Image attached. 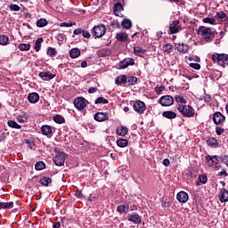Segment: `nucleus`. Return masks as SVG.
I'll use <instances>...</instances> for the list:
<instances>
[{
	"label": "nucleus",
	"mask_w": 228,
	"mask_h": 228,
	"mask_svg": "<svg viewBox=\"0 0 228 228\" xmlns=\"http://www.w3.org/2000/svg\"><path fill=\"white\" fill-rule=\"evenodd\" d=\"M198 35H200V37H202V38H204L208 42H211V40L215 38V35H217V33L215 28L200 27L198 30Z\"/></svg>",
	"instance_id": "f257e3e1"
},
{
	"label": "nucleus",
	"mask_w": 228,
	"mask_h": 228,
	"mask_svg": "<svg viewBox=\"0 0 228 228\" xmlns=\"http://www.w3.org/2000/svg\"><path fill=\"white\" fill-rule=\"evenodd\" d=\"M55 158L53 159V161L56 167H63L65 165V159H67V155L65 151L55 148Z\"/></svg>",
	"instance_id": "f03ea898"
},
{
	"label": "nucleus",
	"mask_w": 228,
	"mask_h": 228,
	"mask_svg": "<svg viewBox=\"0 0 228 228\" xmlns=\"http://www.w3.org/2000/svg\"><path fill=\"white\" fill-rule=\"evenodd\" d=\"M176 109L183 117L191 118L195 115V109L190 105L178 104Z\"/></svg>",
	"instance_id": "7ed1b4c3"
},
{
	"label": "nucleus",
	"mask_w": 228,
	"mask_h": 228,
	"mask_svg": "<svg viewBox=\"0 0 228 228\" xmlns=\"http://www.w3.org/2000/svg\"><path fill=\"white\" fill-rule=\"evenodd\" d=\"M212 60L215 63L219 64L221 67H225V65H228V55L227 54L214 53L212 55Z\"/></svg>",
	"instance_id": "20e7f679"
},
{
	"label": "nucleus",
	"mask_w": 228,
	"mask_h": 228,
	"mask_svg": "<svg viewBox=\"0 0 228 228\" xmlns=\"http://www.w3.org/2000/svg\"><path fill=\"white\" fill-rule=\"evenodd\" d=\"M91 33L94 38H102L106 35V27L104 25L96 26L92 28Z\"/></svg>",
	"instance_id": "39448f33"
},
{
	"label": "nucleus",
	"mask_w": 228,
	"mask_h": 228,
	"mask_svg": "<svg viewBox=\"0 0 228 228\" xmlns=\"http://www.w3.org/2000/svg\"><path fill=\"white\" fill-rule=\"evenodd\" d=\"M179 31H183L181 22L178 20H173L169 25V35H175V33H179Z\"/></svg>",
	"instance_id": "423d86ee"
},
{
	"label": "nucleus",
	"mask_w": 228,
	"mask_h": 228,
	"mask_svg": "<svg viewBox=\"0 0 228 228\" xmlns=\"http://www.w3.org/2000/svg\"><path fill=\"white\" fill-rule=\"evenodd\" d=\"M206 159L208 167H212V168H218V167H220L218 156H208Z\"/></svg>",
	"instance_id": "0eeeda50"
},
{
	"label": "nucleus",
	"mask_w": 228,
	"mask_h": 228,
	"mask_svg": "<svg viewBox=\"0 0 228 228\" xmlns=\"http://www.w3.org/2000/svg\"><path fill=\"white\" fill-rule=\"evenodd\" d=\"M131 65H134V59L133 58H125L123 61H120L118 64H117V69H127Z\"/></svg>",
	"instance_id": "6e6552de"
},
{
	"label": "nucleus",
	"mask_w": 228,
	"mask_h": 228,
	"mask_svg": "<svg viewBox=\"0 0 228 228\" xmlns=\"http://www.w3.org/2000/svg\"><path fill=\"white\" fill-rule=\"evenodd\" d=\"M134 111H136V113L142 115L145 113V110H147V107L145 106V102L138 100L134 103Z\"/></svg>",
	"instance_id": "1a4fd4ad"
},
{
	"label": "nucleus",
	"mask_w": 228,
	"mask_h": 228,
	"mask_svg": "<svg viewBox=\"0 0 228 228\" xmlns=\"http://www.w3.org/2000/svg\"><path fill=\"white\" fill-rule=\"evenodd\" d=\"M74 106L78 111H81L86 108V100L84 97H78L75 99Z\"/></svg>",
	"instance_id": "9d476101"
},
{
	"label": "nucleus",
	"mask_w": 228,
	"mask_h": 228,
	"mask_svg": "<svg viewBox=\"0 0 228 228\" xmlns=\"http://www.w3.org/2000/svg\"><path fill=\"white\" fill-rule=\"evenodd\" d=\"M159 102L161 106H172V104H174V97H172V95H164L160 97Z\"/></svg>",
	"instance_id": "9b49d317"
},
{
	"label": "nucleus",
	"mask_w": 228,
	"mask_h": 228,
	"mask_svg": "<svg viewBox=\"0 0 228 228\" xmlns=\"http://www.w3.org/2000/svg\"><path fill=\"white\" fill-rule=\"evenodd\" d=\"M39 77H41L43 81H49L50 79H54V77H56V75L51 73L50 71H41L39 72Z\"/></svg>",
	"instance_id": "f8f14e48"
},
{
	"label": "nucleus",
	"mask_w": 228,
	"mask_h": 228,
	"mask_svg": "<svg viewBox=\"0 0 228 228\" xmlns=\"http://www.w3.org/2000/svg\"><path fill=\"white\" fill-rule=\"evenodd\" d=\"M213 120L216 126H220V124L225 120V116L222 115L220 112H216L213 116Z\"/></svg>",
	"instance_id": "ddd939ff"
},
{
	"label": "nucleus",
	"mask_w": 228,
	"mask_h": 228,
	"mask_svg": "<svg viewBox=\"0 0 228 228\" xmlns=\"http://www.w3.org/2000/svg\"><path fill=\"white\" fill-rule=\"evenodd\" d=\"M176 199H177L178 202H182L183 204H185V202H188L189 196L186 191H182L177 193Z\"/></svg>",
	"instance_id": "4468645a"
},
{
	"label": "nucleus",
	"mask_w": 228,
	"mask_h": 228,
	"mask_svg": "<svg viewBox=\"0 0 228 228\" xmlns=\"http://www.w3.org/2000/svg\"><path fill=\"white\" fill-rule=\"evenodd\" d=\"M28 101L30 104H37L40 101V95L37 93H30L28 95Z\"/></svg>",
	"instance_id": "2eb2a0df"
},
{
	"label": "nucleus",
	"mask_w": 228,
	"mask_h": 228,
	"mask_svg": "<svg viewBox=\"0 0 228 228\" xmlns=\"http://www.w3.org/2000/svg\"><path fill=\"white\" fill-rule=\"evenodd\" d=\"M128 221L133 222V224H142V218L140 217V215L136 213L129 214Z\"/></svg>",
	"instance_id": "dca6fc26"
},
{
	"label": "nucleus",
	"mask_w": 228,
	"mask_h": 228,
	"mask_svg": "<svg viewBox=\"0 0 228 228\" xmlns=\"http://www.w3.org/2000/svg\"><path fill=\"white\" fill-rule=\"evenodd\" d=\"M220 202H228V191L225 188H222L219 192Z\"/></svg>",
	"instance_id": "f3484780"
},
{
	"label": "nucleus",
	"mask_w": 228,
	"mask_h": 228,
	"mask_svg": "<svg viewBox=\"0 0 228 228\" xmlns=\"http://www.w3.org/2000/svg\"><path fill=\"white\" fill-rule=\"evenodd\" d=\"M120 12H124V6L120 2H118L115 4V16L116 17H124V14H122Z\"/></svg>",
	"instance_id": "a211bd4d"
},
{
	"label": "nucleus",
	"mask_w": 228,
	"mask_h": 228,
	"mask_svg": "<svg viewBox=\"0 0 228 228\" xmlns=\"http://www.w3.org/2000/svg\"><path fill=\"white\" fill-rule=\"evenodd\" d=\"M41 133L45 136L51 137V134H53V128L51 126L45 125L41 127Z\"/></svg>",
	"instance_id": "6ab92c4d"
},
{
	"label": "nucleus",
	"mask_w": 228,
	"mask_h": 228,
	"mask_svg": "<svg viewBox=\"0 0 228 228\" xmlns=\"http://www.w3.org/2000/svg\"><path fill=\"white\" fill-rule=\"evenodd\" d=\"M108 119V114L103 112H97L94 114V120L97 122H104V120Z\"/></svg>",
	"instance_id": "aec40b11"
},
{
	"label": "nucleus",
	"mask_w": 228,
	"mask_h": 228,
	"mask_svg": "<svg viewBox=\"0 0 228 228\" xmlns=\"http://www.w3.org/2000/svg\"><path fill=\"white\" fill-rule=\"evenodd\" d=\"M145 53H147V50L140 47V46H135L134 47V54H135V56H145Z\"/></svg>",
	"instance_id": "412c9836"
},
{
	"label": "nucleus",
	"mask_w": 228,
	"mask_h": 228,
	"mask_svg": "<svg viewBox=\"0 0 228 228\" xmlns=\"http://www.w3.org/2000/svg\"><path fill=\"white\" fill-rule=\"evenodd\" d=\"M129 130L127 129V126H120L117 128L116 132L118 136H126L127 134V132Z\"/></svg>",
	"instance_id": "4be33fe9"
},
{
	"label": "nucleus",
	"mask_w": 228,
	"mask_h": 228,
	"mask_svg": "<svg viewBox=\"0 0 228 228\" xmlns=\"http://www.w3.org/2000/svg\"><path fill=\"white\" fill-rule=\"evenodd\" d=\"M69 56L73 60H76V58H79V56H81V51L78 48H73L69 51Z\"/></svg>",
	"instance_id": "5701e85b"
},
{
	"label": "nucleus",
	"mask_w": 228,
	"mask_h": 228,
	"mask_svg": "<svg viewBox=\"0 0 228 228\" xmlns=\"http://www.w3.org/2000/svg\"><path fill=\"white\" fill-rule=\"evenodd\" d=\"M162 117H165L166 118H169L170 120L176 118L177 114L172 110H167L162 113Z\"/></svg>",
	"instance_id": "b1692460"
},
{
	"label": "nucleus",
	"mask_w": 228,
	"mask_h": 228,
	"mask_svg": "<svg viewBox=\"0 0 228 228\" xmlns=\"http://www.w3.org/2000/svg\"><path fill=\"white\" fill-rule=\"evenodd\" d=\"M178 53H183V54H186L190 51V46L186 44L178 45L177 46Z\"/></svg>",
	"instance_id": "393cba45"
},
{
	"label": "nucleus",
	"mask_w": 228,
	"mask_h": 228,
	"mask_svg": "<svg viewBox=\"0 0 228 228\" xmlns=\"http://www.w3.org/2000/svg\"><path fill=\"white\" fill-rule=\"evenodd\" d=\"M118 42H127V33L120 32L116 36Z\"/></svg>",
	"instance_id": "a878e982"
},
{
	"label": "nucleus",
	"mask_w": 228,
	"mask_h": 228,
	"mask_svg": "<svg viewBox=\"0 0 228 228\" xmlns=\"http://www.w3.org/2000/svg\"><path fill=\"white\" fill-rule=\"evenodd\" d=\"M127 83V77L120 75L116 78V85H126Z\"/></svg>",
	"instance_id": "bb28decb"
},
{
	"label": "nucleus",
	"mask_w": 228,
	"mask_h": 228,
	"mask_svg": "<svg viewBox=\"0 0 228 228\" xmlns=\"http://www.w3.org/2000/svg\"><path fill=\"white\" fill-rule=\"evenodd\" d=\"M207 143L208 147H212L213 149H216V147H218V140H216L215 137L209 138L207 141Z\"/></svg>",
	"instance_id": "cd10ccee"
},
{
	"label": "nucleus",
	"mask_w": 228,
	"mask_h": 228,
	"mask_svg": "<svg viewBox=\"0 0 228 228\" xmlns=\"http://www.w3.org/2000/svg\"><path fill=\"white\" fill-rule=\"evenodd\" d=\"M175 102H177L178 104H188V100H186V98H184L183 95H175Z\"/></svg>",
	"instance_id": "c85d7f7f"
},
{
	"label": "nucleus",
	"mask_w": 228,
	"mask_h": 228,
	"mask_svg": "<svg viewBox=\"0 0 228 228\" xmlns=\"http://www.w3.org/2000/svg\"><path fill=\"white\" fill-rule=\"evenodd\" d=\"M208 183V176L204 175H200L199 176V181L196 182V186H200L201 184H206Z\"/></svg>",
	"instance_id": "c756f323"
},
{
	"label": "nucleus",
	"mask_w": 228,
	"mask_h": 228,
	"mask_svg": "<svg viewBox=\"0 0 228 228\" xmlns=\"http://www.w3.org/2000/svg\"><path fill=\"white\" fill-rule=\"evenodd\" d=\"M1 209H12L13 208V202H1L0 203Z\"/></svg>",
	"instance_id": "7c9ffc66"
},
{
	"label": "nucleus",
	"mask_w": 228,
	"mask_h": 228,
	"mask_svg": "<svg viewBox=\"0 0 228 228\" xmlns=\"http://www.w3.org/2000/svg\"><path fill=\"white\" fill-rule=\"evenodd\" d=\"M126 83L129 86H134V85H136V83H138V78L134 76L128 77L126 78Z\"/></svg>",
	"instance_id": "2f4dec72"
},
{
	"label": "nucleus",
	"mask_w": 228,
	"mask_h": 228,
	"mask_svg": "<svg viewBox=\"0 0 228 228\" xmlns=\"http://www.w3.org/2000/svg\"><path fill=\"white\" fill-rule=\"evenodd\" d=\"M118 147L124 149V147H127L128 142L127 139H119L116 141Z\"/></svg>",
	"instance_id": "473e14b6"
},
{
	"label": "nucleus",
	"mask_w": 228,
	"mask_h": 228,
	"mask_svg": "<svg viewBox=\"0 0 228 228\" xmlns=\"http://www.w3.org/2000/svg\"><path fill=\"white\" fill-rule=\"evenodd\" d=\"M121 26L125 29H129L131 26H133V23L131 22V20L129 19H124V20L121 22Z\"/></svg>",
	"instance_id": "72a5a7b5"
},
{
	"label": "nucleus",
	"mask_w": 228,
	"mask_h": 228,
	"mask_svg": "<svg viewBox=\"0 0 228 228\" xmlns=\"http://www.w3.org/2000/svg\"><path fill=\"white\" fill-rule=\"evenodd\" d=\"M118 213H127L129 211V206L127 205H120L117 207Z\"/></svg>",
	"instance_id": "f704fd0d"
},
{
	"label": "nucleus",
	"mask_w": 228,
	"mask_h": 228,
	"mask_svg": "<svg viewBox=\"0 0 228 228\" xmlns=\"http://www.w3.org/2000/svg\"><path fill=\"white\" fill-rule=\"evenodd\" d=\"M10 38L5 35H0V45H8Z\"/></svg>",
	"instance_id": "c9c22d12"
},
{
	"label": "nucleus",
	"mask_w": 228,
	"mask_h": 228,
	"mask_svg": "<svg viewBox=\"0 0 228 228\" xmlns=\"http://www.w3.org/2000/svg\"><path fill=\"white\" fill-rule=\"evenodd\" d=\"M42 42H44V39L42 37H39L36 40L34 49L38 53L40 51V47H42Z\"/></svg>",
	"instance_id": "e433bc0d"
},
{
	"label": "nucleus",
	"mask_w": 228,
	"mask_h": 228,
	"mask_svg": "<svg viewBox=\"0 0 228 228\" xmlns=\"http://www.w3.org/2000/svg\"><path fill=\"white\" fill-rule=\"evenodd\" d=\"M162 49H163L164 53L170 54V53H172V51H174V46H172V45H170V44H166L163 45Z\"/></svg>",
	"instance_id": "4c0bfd02"
},
{
	"label": "nucleus",
	"mask_w": 228,
	"mask_h": 228,
	"mask_svg": "<svg viewBox=\"0 0 228 228\" xmlns=\"http://www.w3.org/2000/svg\"><path fill=\"white\" fill-rule=\"evenodd\" d=\"M9 127H12V129H20L22 126L19 124H17V122H15L14 120H9L7 122Z\"/></svg>",
	"instance_id": "58836bf2"
},
{
	"label": "nucleus",
	"mask_w": 228,
	"mask_h": 228,
	"mask_svg": "<svg viewBox=\"0 0 228 228\" xmlns=\"http://www.w3.org/2000/svg\"><path fill=\"white\" fill-rule=\"evenodd\" d=\"M37 28H44V27L47 26V20H45L44 18L37 20Z\"/></svg>",
	"instance_id": "ea45409f"
},
{
	"label": "nucleus",
	"mask_w": 228,
	"mask_h": 228,
	"mask_svg": "<svg viewBox=\"0 0 228 228\" xmlns=\"http://www.w3.org/2000/svg\"><path fill=\"white\" fill-rule=\"evenodd\" d=\"M35 168L37 171L44 170V168H45V163H44V161H38L36 163Z\"/></svg>",
	"instance_id": "a19ab883"
},
{
	"label": "nucleus",
	"mask_w": 228,
	"mask_h": 228,
	"mask_svg": "<svg viewBox=\"0 0 228 228\" xmlns=\"http://www.w3.org/2000/svg\"><path fill=\"white\" fill-rule=\"evenodd\" d=\"M53 120L56 122V124H63L65 122V118L61 115H56L53 117Z\"/></svg>",
	"instance_id": "79ce46f5"
},
{
	"label": "nucleus",
	"mask_w": 228,
	"mask_h": 228,
	"mask_svg": "<svg viewBox=\"0 0 228 228\" xmlns=\"http://www.w3.org/2000/svg\"><path fill=\"white\" fill-rule=\"evenodd\" d=\"M51 183H53L51 177H44L43 179H41V184H43V186H49Z\"/></svg>",
	"instance_id": "37998d69"
},
{
	"label": "nucleus",
	"mask_w": 228,
	"mask_h": 228,
	"mask_svg": "<svg viewBox=\"0 0 228 228\" xmlns=\"http://www.w3.org/2000/svg\"><path fill=\"white\" fill-rule=\"evenodd\" d=\"M20 51H29L31 49V45L29 44H20L19 45Z\"/></svg>",
	"instance_id": "c03bdc74"
},
{
	"label": "nucleus",
	"mask_w": 228,
	"mask_h": 228,
	"mask_svg": "<svg viewBox=\"0 0 228 228\" xmlns=\"http://www.w3.org/2000/svg\"><path fill=\"white\" fill-rule=\"evenodd\" d=\"M94 104H108V100L104 97H98L95 100Z\"/></svg>",
	"instance_id": "a18cd8bd"
},
{
	"label": "nucleus",
	"mask_w": 228,
	"mask_h": 228,
	"mask_svg": "<svg viewBox=\"0 0 228 228\" xmlns=\"http://www.w3.org/2000/svg\"><path fill=\"white\" fill-rule=\"evenodd\" d=\"M46 54L48 56H56V49L53 47H49L47 49Z\"/></svg>",
	"instance_id": "49530a36"
},
{
	"label": "nucleus",
	"mask_w": 228,
	"mask_h": 228,
	"mask_svg": "<svg viewBox=\"0 0 228 228\" xmlns=\"http://www.w3.org/2000/svg\"><path fill=\"white\" fill-rule=\"evenodd\" d=\"M18 122H20V124H26V122H28V117L24 116H19L17 118Z\"/></svg>",
	"instance_id": "de8ad7c7"
},
{
	"label": "nucleus",
	"mask_w": 228,
	"mask_h": 228,
	"mask_svg": "<svg viewBox=\"0 0 228 228\" xmlns=\"http://www.w3.org/2000/svg\"><path fill=\"white\" fill-rule=\"evenodd\" d=\"M76 23H72V21L69 22H62L60 24L61 28H72Z\"/></svg>",
	"instance_id": "09e8293b"
},
{
	"label": "nucleus",
	"mask_w": 228,
	"mask_h": 228,
	"mask_svg": "<svg viewBox=\"0 0 228 228\" xmlns=\"http://www.w3.org/2000/svg\"><path fill=\"white\" fill-rule=\"evenodd\" d=\"M9 8L12 12H19L20 10V6H19V5L15 4H10Z\"/></svg>",
	"instance_id": "8fccbe9b"
},
{
	"label": "nucleus",
	"mask_w": 228,
	"mask_h": 228,
	"mask_svg": "<svg viewBox=\"0 0 228 228\" xmlns=\"http://www.w3.org/2000/svg\"><path fill=\"white\" fill-rule=\"evenodd\" d=\"M66 39H67V36H65V34L61 33V34L57 35L58 42H63Z\"/></svg>",
	"instance_id": "3c124183"
},
{
	"label": "nucleus",
	"mask_w": 228,
	"mask_h": 228,
	"mask_svg": "<svg viewBox=\"0 0 228 228\" xmlns=\"http://www.w3.org/2000/svg\"><path fill=\"white\" fill-rule=\"evenodd\" d=\"M216 133L218 136H220V134H224V133H225V129H224L220 126H217V127H216Z\"/></svg>",
	"instance_id": "603ef678"
},
{
	"label": "nucleus",
	"mask_w": 228,
	"mask_h": 228,
	"mask_svg": "<svg viewBox=\"0 0 228 228\" xmlns=\"http://www.w3.org/2000/svg\"><path fill=\"white\" fill-rule=\"evenodd\" d=\"M203 22H205V24H215V20L214 18H205L203 19Z\"/></svg>",
	"instance_id": "864d4df0"
},
{
	"label": "nucleus",
	"mask_w": 228,
	"mask_h": 228,
	"mask_svg": "<svg viewBox=\"0 0 228 228\" xmlns=\"http://www.w3.org/2000/svg\"><path fill=\"white\" fill-rule=\"evenodd\" d=\"M189 65L191 69H194L195 70H200V64L199 63H190Z\"/></svg>",
	"instance_id": "5fc2aeb1"
},
{
	"label": "nucleus",
	"mask_w": 228,
	"mask_h": 228,
	"mask_svg": "<svg viewBox=\"0 0 228 228\" xmlns=\"http://www.w3.org/2000/svg\"><path fill=\"white\" fill-rule=\"evenodd\" d=\"M82 37H84V38H90L92 37V35L87 30L83 29Z\"/></svg>",
	"instance_id": "6e6d98bb"
},
{
	"label": "nucleus",
	"mask_w": 228,
	"mask_h": 228,
	"mask_svg": "<svg viewBox=\"0 0 228 228\" xmlns=\"http://www.w3.org/2000/svg\"><path fill=\"white\" fill-rule=\"evenodd\" d=\"M163 90H165V86H163L155 87L156 94H161V92H163Z\"/></svg>",
	"instance_id": "4d7b16f0"
},
{
	"label": "nucleus",
	"mask_w": 228,
	"mask_h": 228,
	"mask_svg": "<svg viewBox=\"0 0 228 228\" xmlns=\"http://www.w3.org/2000/svg\"><path fill=\"white\" fill-rule=\"evenodd\" d=\"M218 19H225L227 17V14L224 12H220L216 13Z\"/></svg>",
	"instance_id": "13d9d810"
},
{
	"label": "nucleus",
	"mask_w": 228,
	"mask_h": 228,
	"mask_svg": "<svg viewBox=\"0 0 228 228\" xmlns=\"http://www.w3.org/2000/svg\"><path fill=\"white\" fill-rule=\"evenodd\" d=\"M73 34H74V35H83V28H76V29L73 31Z\"/></svg>",
	"instance_id": "bf43d9fd"
},
{
	"label": "nucleus",
	"mask_w": 228,
	"mask_h": 228,
	"mask_svg": "<svg viewBox=\"0 0 228 228\" xmlns=\"http://www.w3.org/2000/svg\"><path fill=\"white\" fill-rule=\"evenodd\" d=\"M75 197H77V199H83V192H81V191H77L75 192Z\"/></svg>",
	"instance_id": "052dcab7"
},
{
	"label": "nucleus",
	"mask_w": 228,
	"mask_h": 228,
	"mask_svg": "<svg viewBox=\"0 0 228 228\" xmlns=\"http://www.w3.org/2000/svg\"><path fill=\"white\" fill-rule=\"evenodd\" d=\"M218 175H219V177H222V175H224V177H227L228 174H227V171H225V169H224L218 173Z\"/></svg>",
	"instance_id": "680f3d73"
},
{
	"label": "nucleus",
	"mask_w": 228,
	"mask_h": 228,
	"mask_svg": "<svg viewBox=\"0 0 228 228\" xmlns=\"http://www.w3.org/2000/svg\"><path fill=\"white\" fill-rule=\"evenodd\" d=\"M97 90H99L97 87H90L88 89V94H95V92H97Z\"/></svg>",
	"instance_id": "e2e57ef3"
},
{
	"label": "nucleus",
	"mask_w": 228,
	"mask_h": 228,
	"mask_svg": "<svg viewBox=\"0 0 228 228\" xmlns=\"http://www.w3.org/2000/svg\"><path fill=\"white\" fill-rule=\"evenodd\" d=\"M203 99H204L205 102H211V96L209 94H206Z\"/></svg>",
	"instance_id": "0e129e2a"
},
{
	"label": "nucleus",
	"mask_w": 228,
	"mask_h": 228,
	"mask_svg": "<svg viewBox=\"0 0 228 228\" xmlns=\"http://www.w3.org/2000/svg\"><path fill=\"white\" fill-rule=\"evenodd\" d=\"M223 163H224V165H226V167H228V156L227 155L223 157Z\"/></svg>",
	"instance_id": "69168bd1"
},
{
	"label": "nucleus",
	"mask_w": 228,
	"mask_h": 228,
	"mask_svg": "<svg viewBox=\"0 0 228 228\" xmlns=\"http://www.w3.org/2000/svg\"><path fill=\"white\" fill-rule=\"evenodd\" d=\"M163 165L164 167H168V165H170V160L168 159H165L163 160Z\"/></svg>",
	"instance_id": "338daca9"
},
{
	"label": "nucleus",
	"mask_w": 228,
	"mask_h": 228,
	"mask_svg": "<svg viewBox=\"0 0 228 228\" xmlns=\"http://www.w3.org/2000/svg\"><path fill=\"white\" fill-rule=\"evenodd\" d=\"M53 228H60L61 227V224H60V222H57L55 223L53 225Z\"/></svg>",
	"instance_id": "774afa93"
}]
</instances>
